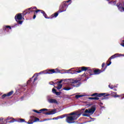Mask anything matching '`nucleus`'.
Masks as SVG:
<instances>
[{"label": "nucleus", "instance_id": "nucleus-1", "mask_svg": "<svg viewBox=\"0 0 124 124\" xmlns=\"http://www.w3.org/2000/svg\"><path fill=\"white\" fill-rule=\"evenodd\" d=\"M71 0H68L67 1H64L62 3L61 5L59 7V9L58 11L54 14L48 17L49 19H53V18H56L58 17L59 15V13H62V12H64V11H66V9L67 7H68V5L70 4L69 2H70Z\"/></svg>", "mask_w": 124, "mask_h": 124}, {"label": "nucleus", "instance_id": "nucleus-2", "mask_svg": "<svg viewBox=\"0 0 124 124\" xmlns=\"http://www.w3.org/2000/svg\"><path fill=\"white\" fill-rule=\"evenodd\" d=\"M33 9H37L36 7H34L33 8L31 7L25 10L22 14L23 16H26L27 14H31V13H32V12L33 13V14H37L38 12H41V13L43 14V16H44L45 18L46 19H50V17H48L47 14H46V13H45L44 11L41 10H37L35 11L32 10Z\"/></svg>", "mask_w": 124, "mask_h": 124}, {"label": "nucleus", "instance_id": "nucleus-3", "mask_svg": "<svg viewBox=\"0 0 124 124\" xmlns=\"http://www.w3.org/2000/svg\"><path fill=\"white\" fill-rule=\"evenodd\" d=\"M96 109V108L94 107H92V108L86 109L85 110V108H83L80 111V113L78 114H80V115L82 114V116L83 117H90V114H89L93 115V114L94 113V111H95Z\"/></svg>", "mask_w": 124, "mask_h": 124}, {"label": "nucleus", "instance_id": "nucleus-4", "mask_svg": "<svg viewBox=\"0 0 124 124\" xmlns=\"http://www.w3.org/2000/svg\"><path fill=\"white\" fill-rule=\"evenodd\" d=\"M60 71L58 69H49L41 72L40 74H53V73H60Z\"/></svg>", "mask_w": 124, "mask_h": 124}, {"label": "nucleus", "instance_id": "nucleus-5", "mask_svg": "<svg viewBox=\"0 0 124 124\" xmlns=\"http://www.w3.org/2000/svg\"><path fill=\"white\" fill-rule=\"evenodd\" d=\"M92 75H94V70L88 69L87 72L82 75V76H85L87 79H89Z\"/></svg>", "mask_w": 124, "mask_h": 124}, {"label": "nucleus", "instance_id": "nucleus-6", "mask_svg": "<svg viewBox=\"0 0 124 124\" xmlns=\"http://www.w3.org/2000/svg\"><path fill=\"white\" fill-rule=\"evenodd\" d=\"M104 93H94L91 94L92 96H95L94 97H89L88 99L94 100H98L99 98L98 97H102L103 95H104Z\"/></svg>", "mask_w": 124, "mask_h": 124}, {"label": "nucleus", "instance_id": "nucleus-7", "mask_svg": "<svg viewBox=\"0 0 124 124\" xmlns=\"http://www.w3.org/2000/svg\"><path fill=\"white\" fill-rule=\"evenodd\" d=\"M77 118H76V116H67L66 119V122L68 124H74L75 123V121L77 120Z\"/></svg>", "mask_w": 124, "mask_h": 124}, {"label": "nucleus", "instance_id": "nucleus-8", "mask_svg": "<svg viewBox=\"0 0 124 124\" xmlns=\"http://www.w3.org/2000/svg\"><path fill=\"white\" fill-rule=\"evenodd\" d=\"M70 84L71 86H73V87L78 88V87H79L80 85H81V82L80 81V80L77 79H71Z\"/></svg>", "mask_w": 124, "mask_h": 124}, {"label": "nucleus", "instance_id": "nucleus-9", "mask_svg": "<svg viewBox=\"0 0 124 124\" xmlns=\"http://www.w3.org/2000/svg\"><path fill=\"white\" fill-rule=\"evenodd\" d=\"M122 56V54H120L119 53L115 54L112 56H111L109 59L108 60V62H109L107 64V66H108L112 63V62H111V60H113V59H115V58H118V57H121Z\"/></svg>", "mask_w": 124, "mask_h": 124}, {"label": "nucleus", "instance_id": "nucleus-10", "mask_svg": "<svg viewBox=\"0 0 124 124\" xmlns=\"http://www.w3.org/2000/svg\"><path fill=\"white\" fill-rule=\"evenodd\" d=\"M31 118L32 120H30L28 122H27L28 124H32L36 122H39L40 119L38 118L35 117L34 116H31Z\"/></svg>", "mask_w": 124, "mask_h": 124}, {"label": "nucleus", "instance_id": "nucleus-11", "mask_svg": "<svg viewBox=\"0 0 124 124\" xmlns=\"http://www.w3.org/2000/svg\"><path fill=\"white\" fill-rule=\"evenodd\" d=\"M88 69L89 67L82 66L81 67L79 68L78 70L75 71V73H80L82 72V71H88Z\"/></svg>", "mask_w": 124, "mask_h": 124}, {"label": "nucleus", "instance_id": "nucleus-12", "mask_svg": "<svg viewBox=\"0 0 124 124\" xmlns=\"http://www.w3.org/2000/svg\"><path fill=\"white\" fill-rule=\"evenodd\" d=\"M107 68V66H106L104 69L102 68L101 70L98 69L94 70V75H97L98 74H100V73H102V72H103V71H105V70Z\"/></svg>", "mask_w": 124, "mask_h": 124}, {"label": "nucleus", "instance_id": "nucleus-13", "mask_svg": "<svg viewBox=\"0 0 124 124\" xmlns=\"http://www.w3.org/2000/svg\"><path fill=\"white\" fill-rule=\"evenodd\" d=\"M14 122H18V123H27V122L24 119L20 118L17 121H16L15 119H13L12 120L8 122L9 123H14Z\"/></svg>", "mask_w": 124, "mask_h": 124}, {"label": "nucleus", "instance_id": "nucleus-14", "mask_svg": "<svg viewBox=\"0 0 124 124\" xmlns=\"http://www.w3.org/2000/svg\"><path fill=\"white\" fill-rule=\"evenodd\" d=\"M13 93H14V91H12L9 93H8L7 94H4L1 96V98L2 99H3L4 98H5V97H6V96H11V95H12V94H13Z\"/></svg>", "mask_w": 124, "mask_h": 124}, {"label": "nucleus", "instance_id": "nucleus-15", "mask_svg": "<svg viewBox=\"0 0 124 124\" xmlns=\"http://www.w3.org/2000/svg\"><path fill=\"white\" fill-rule=\"evenodd\" d=\"M15 18L16 21L21 20L23 19V16L22 14H18L15 16Z\"/></svg>", "mask_w": 124, "mask_h": 124}, {"label": "nucleus", "instance_id": "nucleus-16", "mask_svg": "<svg viewBox=\"0 0 124 124\" xmlns=\"http://www.w3.org/2000/svg\"><path fill=\"white\" fill-rule=\"evenodd\" d=\"M117 6L119 9V10L124 11V5L122 3L119 2L117 4Z\"/></svg>", "mask_w": 124, "mask_h": 124}, {"label": "nucleus", "instance_id": "nucleus-17", "mask_svg": "<svg viewBox=\"0 0 124 124\" xmlns=\"http://www.w3.org/2000/svg\"><path fill=\"white\" fill-rule=\"evenodd\" d=\"M56 111H57V109H52L51 111L49 112L44 113V114L45 115H54V114H56L57 113Z\"/></svg>", "mask_w": 124, "mask_h": 124}, {"label": "nucleus", "instance_id": "nucleus-18", "mask_svg": "<svg viewBox=\"0 0 124 124\" xmlns=\"http://www.w3.org/2000/svg\"><path fill=\"white\" fill-rule=\"evenodd\" d=\"M69 116H76V118H77V119H78V118H79L80 116H81V114H78L77 112H74L69 114Z\"/></svg>", "mask_w": 124, "mask_h": 124}, {"label": "nucleus", "instance_id": "nucleus-19", "mask_svg": "<svg viewBox=\"0 0 124 124\" xmlns=\"http://www.w3.org/2000/svg\"><path fill=\"white\" fill-rule=\"evenodd\" d=\"M33 112L35 113H37V114H40L41 112H44V111H48V109L47 108H42L40 110V111H38L37 110L34 109Z\"/></svg>", "mask_w": 124, "mask_h": 124}, {"label": "nucleus", "instance_id": "nucleus-20", "mask_svg": "<svg viewBox=\"0 0 124 124\" xmlns=\"http://www.w3.org/2000/svg\"><path fill=\"white\" fill-rule=\"evenodd\" d=\"M66 117V114H63L61 116H58L57 117H54L52 119V120H58V119H63V118H65Z\"/></svg>", "mask_w": 124, "mask_h": 124}, {"label": "nucleus", "instance_id": "nucleus-21", "mask_svg": "<svg viewBox=\"0 0 124 124\" xmlns=\"http://www.w3.org/2000/svg\"><path fill=\"white\" fill-rule=\"evenodd\" d=\"M104 93V95L102 96H103V98H102V99L103 100V99H109V97L108 96H109L110 95V94L109 93Z\"/></svg>", "mask_w": 124, "mask_h": 124}, {"label": "nucleus", "instance_id": "nucleus-22", "mask_svg": "<svg viewBox=\"0 0 124 124\" xmlns=\"http://www.w3.org/2000/svg\"><path fill=\"white\" fill-rule=\"evenodd\" d=\"M52 93L56 94V95H61V93H62L61 92H57V90L55 88L52 89Z\"/></svg>", "mask_w": 124, "mask_h": 124}, {"label": "nucleus", "instance_id": "nucleus-23", "mask_svg": "<svg viewBox=\"0 0 124 124\" xmlns=\"http://www.w3.org/2000/svg\"><path fill=\"white\" fill-rule=\"evenodd\" d=\"M7 29H9V30H11V27L10 26L7 25V26H5L3 27V30L5 31H8V30H7Z\"/></svg>", "mask_w": 124, "mask_h": 124}, {"label": "nucleus", "instance_id": "nucleus-24", "mask_svg": "<svg viewBox=\"0 0 124 124\" xmlns=\"http://www.w3.org/2000/svg\"><path fill=\"white\" fill-rule=\"evenodd\" d=\"M48 101L49 103H58V101L55 99H50Z\"/></svg>", "mask_w": 124, "mask_h": 124}, {"label": "nucleus", "instance_id": "nucleus-25", "mask_svg": "<svg viewBox=\"0 0 124 124\" xmlns=\"http://www.w3.org/2000/svg\"><path fill=\"white\" fill-rule=\"evenodd\" d=\"M57 90H61L62 88V84H58L57 87H55Z\"/></svg>", "mask_w": 124, "mask_h": 124}, {"label": "nucleus", "instance_id": "nucleus-26", "mask_svg": "<svg viewBox=\"0 0 124 124\" xmlns=\"http://www.w3.org/2000/svg\"><path fill=\"white\" fill-rule=\"evenodd\" d=\"M34 78V75H33L31 78L28 81H27V84H29L31 82V79H33Z\"/></svg>", "mask_w": 124, "mask_h": 124}, {"label": "nucleus", "instance_id": "nucleus-27", "mask_svg": "<svg viewBox=\"0 0 124 124\" xmlns=\"http://www.w3.org/2000/svg\"><path fill=\"white\" fill-rule=\"evenodd\" d=\"M63 90L65 91H69V90H71V88L70 87H65L63 88Z\"/></svg>", "mask_w": 124, "mask_h": 124}, {"label": "nucleus", "instance_id": "nucleus-28", "mask_svg": "<svg viewBox=\"0 0 124 124\" xmlns=\"http://www.w3.org/2000/svg\"><path fill=\"white\" fill-rule=\"evenodd\" d=\"M82 96H83V95H76L75 96V97L76 98L78 99V98H80V97H82Z\"/></svg>", "mask_w": 124, "mask_h": 124}, {"label": "nucleus", "instance_id": "nucleus-29", "mask_svg": "<svg viewBox=\"0 0 124 124\" xmlns=\"http://www.w3.org/2000/svg\"><path fill=\"white\" fill-rule=\"evenodd\" d=\"M113 93H114L115 95L113 96L114 97H120V95L117 94V93L114 92Z\"/></svg>", "mask_w": 124, "mask_h": 124}, {"label": "nucleus", "instance_id": "nucleus-30", "mask_svg": "<svg viewBox=\"0 0 124 124\" xmlns=\"http://www.w3.org/2000/svg\"><path fill=\"white\" fill-rule=\"evenodd\" d=\"M16 22H17L19 25H22V23H23V21L22 20H16Z\"/></svg>", "mask_w": 124, "mask_h": 124}, {"label": "nucleus", "instance_id": "nucleus-31", "mask_svg": "<svg viewBox=\"0 0 124 124\" xmlns=\"http://www.w3.org/2000/svg\"><path fill=\"white\" fill-rule=\"evenodd\" d=\"M37 79H38V78H37V77H36L33 79L32 84H34V82H35V81H37Z\"/></svg>", "mask_w": 124, "mask_h": 124}, {"label": "nucleus", "instance_id": "nucleus-32", "mask_svg": "<svg viewBox=\"0 0 124 124\" xmlns=\"http://www.w3.org/2000/svg\"><path fill=\"white\" fill-rule=\"evenodd\" d=\"M109 88H110V89H114V88H115V86L111 85V86H110V85H108Z\"/></svg>", "mask_w": 124, "mask_h": 124}, {"label": "nucleus", "instance_id": "nucleus-33", "mask_svg": "<svg viewBox=\"0 0 124 124\" xmlns=\"http://www.w3.org/2000/svg\"><path fill=\"white\" fill-rule=\"evenodd\" d=\"M105 65V63L103 62L102 64V68H103V69H104V68H103L104 67V66Z\"/></svg>", "mask_w": 124, "mask_h": 124}, {"label": "nucleus", "instance_id": "nucleus-34", "mask_svg": "<svg viewBox=\"0 0 124 124\" xmlns=\"http://www.w3.org/2000/svg\"><path fill=\"white\" fill-rule=\"evenodd\" d=\"M122 42H124V40L122 41ZM121 46H123V47H124V43H122V44H121Z\"/></svg>", "mask_w": 124, "mask_h": 124}, {"label": "nucleus", "instance_id": "nucleus-35", "mask_svg": "<svg viewBox=\"0 0 124 124\" xmlns=\"http://www.w3.org/2000/svg\"><path fill=\"white\" fill-rule=\"evenodd\" d=\"M62 80H60L59 81H58L57 83L59 84H62Z\"/></svg>", "mask_w": 124, "mask_h": 124}, {"label": "nucleus", "instance_id": "nucleus-36", "mask_svg": "<svg viewBox=\"0 0 124 124\" xmlns=\"http://www.w3.org/2000/svg\"><path fill=\"white\" fill-rule=\"evenodd\" d=\"M36 14H34L33 15V19H35V18L36 17V15H35Z\"/></svg>", "mask_w": 124, "mask_h": 124}, {"label": "nucleus", "instance_id": "nucleus-37", "mask_svg": "<svg viewBox=\"0 0 124 124\" xmlns=\"http://www.w3.org/2000/svg\"><path fill=\"white\" fill-rule=\"evenodd\" d=\"M113 3L116 2V1H114V2H113L112 1H109V2H108V3L111 4V3H113Z\"/></svg>", "mask_w": 124, "mask_h": 124}, {"label": "nucleus", "instance_id": "nucleus-38", "mask_svg": "<svg viewBox=\"0 0 124 124\" xmlns=\"http://www.w3.org/2000/svg\"><path fill=\"white\" fill-rule=\"evenodd\" d=\"M124 98V94L122 96V99H123Z\"/></svg>", "mask_w": 124, "mask_h": 124}, {"label": "nucleus", "instance_id": "nucleus-39", "mask_svg": "<svg viewBox=\"0 0 124 124\" xmlns=\"http://www.w3.org/2000/svg\"><path fill=\"white\" fill-rule=\"evenodd\" d=\"M100 104H101V105H103V103H100Z\"/></svg>", "mask_w": 124, "mask_h": 124}, {"label": "nucleus", "instance_id": "nucleus-40", "mask_svg": "<svg viewBox=\"0 0 124 124\" xmlns=\"http://www.w3.org/2000/svg\"><path fill=\"white\" fill-rule=\"evenodd\" d=\"M0 122H2V120L0 119Z\"/></svg>", "mask_w": 124, "mask_h": 124}, {"label": "nucleus", "instance_id": "nucleus-41", "mask_svg": "<svg viewBox=\"0 0 124 124\" xmlns=\"http://www.w3.org/2000/svg\"><path fill=\"white\" fill-rule=\"evenodd\" d=\"M68 73H72L70 72H68Z\"/></svg>", "mask_w": 124, "mask_h": 124}, {"label": "nucleus", "instance_id": "nucleus-42", "mask_svg": "<svg viewBox=\"0 0 124 124\" xmlns=\"http://www.w3.org/2000/svg\"><path fill=\"white\" fill-rule=\"evenodd\" d=\"M114 91H117V89H114Z\"/></svg>", "mask_w": 124, "mask_h": 124}, {"label": "nucleus", "instance_id": "nucleus-43", "mask_svg": "<svg viewBox=\"0 0 124 124\" xmlns=\"http://www.w3.org/2000/svg\"><path fill=\"white\" fill-rule=\"evenodd\" d=\"M108 0V1H110V0Z\"/></svg>", "mask_w": 124, "mask_h": 124}, {"label": "nucleus", "instance_id": "nucleus-44", "mask_svg": "<svg viewBox=\"0 0 124 124\" xmlns=\"http://www.w3.org/2000/svg\"><path fill=\"white\" fill-rule=\"evenodd\" d=\"M51 83H53L54 82H51Z\"/></svg>", "mask_w": 124, "mask_h": 124}]
</instances>
